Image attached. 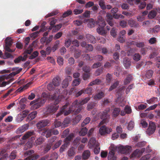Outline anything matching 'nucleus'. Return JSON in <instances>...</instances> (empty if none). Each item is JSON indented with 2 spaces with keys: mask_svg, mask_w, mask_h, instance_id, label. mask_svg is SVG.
Wrapping results in <instances>:
<instances>
[{
  "mask_svg": "<svg viewBox=\"0 0 160 160\" xmlns=\"http://www.w3.org/2000/svg\"><path fill=\"white\" fill-rule=\"evenodd\" d=\"M90 98L89 97L81 101L78 102L77 101H75L72 103V107L69 108L68 109H66L67 107V104L64 106L62 109L57 114V117H58L61 115L64 114L65 116L71 113L72 112H74V113L77 114L81 110V108L77 109L75 111L76 108H78L80 107L81 105L86 103L89 100Z\"/></svg>",
  "mask_w": 160,
  "mask_h": 160,
  "instance_id": "nucleus-1",
  "label": "nucleus"
},
{
  "mask_svg": "<svg viewBox=\"0 0 160 160\" xmlns=\"http://www.w3.org/2000/svg\"><path fill=\"white\" fill-rule=\"evenodd\" d=\"M60 90H58V91H56L54 94L53 96L51 98L55 100L54 105L51 104L47 108V113L48 114L51 112H54L58 108V106L56 105L59 102L66 100L68 98L67 95L68 92L66 90H64L60 95Z\"/></svg>",
  "mask_w": 160,
  "mask_h": 160,
  "instance_id": "nucleus-2",
  "label": "nucleus"
},
{
  "mask_svg": "<svg viewBox=\"0 0 160 160\" xmlns=\"http://www.w3.org/2000/svg\"><path fill=\"white\" fill-rule=\"evenodd\" d=\"M109 149L110 151L108 153V158L110 160H117L116 157L114 155V152L117 149L118 152L126 154H129L132 150V147L128 145L124 146L119 145L116 147L112 144L111 145Z\"/></svg>",
  "mask_w": 160,
  "mask_h": 160,
  "instance_id": "nucleus-3",
  "label": "nucleus"
},
{
  "mask_svg": "<svg viewBox=\"0 0 160 160\" xmlns=\"http://www.w3.org/2000/svg\"><path fill=\"white\" fill-rule=\"evenodd\" d=\"M46 101V98H39L31 102L30 105L31 109L33 110L38 109L42 106Z\"/></svg>",
  "mask_w": 160,
  "mask_h": 160,
  "instance_id": "nucleus-4",
  "label": "nucleus"
},
{
  "mask_svg": "<svg viewBox=\"0 0 160 160\" xmlns=\"http://www.w3.org/2000/svg\"><path fill=\"white\" fill-rule=\"evenodd\" d=\"M98 24L99 26L97 29V32L99 34L104 35L106 33V31L104 30V27L106 25V23L101 17H98Z\"/></svg>",
  "mask_w": 160,
  "mask_h": 160,
  "instance_id": "nucleus-5",
  "label": "nucleus"
},
{
  "mask_svg": "<svg viewBox=\"0 0 160 160\" xmlns=\"http://www.w3.org/2000/svg\"><path fill=\"white\" fill-rule=\"evenodd\" d=\"M13 72L9 75H5L0 76V81L2 82L5 79H8L15 76L19 73L22 70V68H13L12 69Z\"/></svg>",
  "mask_w": 160,
  "mask_h": 160,
  "instance_id": "nucleus-6",
  "label": "nucleus"
},
{
  "mask_svg": "<svg viewBox=\"0 0 160 160\" xmlns=\"http://www.w3.org/2000/svg\"><path fill=\"white\" fill-rule=\"evenodd\" d=\"M112 131V129L111 128L103 126L100 128L99 132L101 135H105L110 134Z\"/></svg>",
  "mask_w": 160,
  "mask_h": 160,
  "instance_id": "nucleus-7",
  "label": "nucleus"
},
{
  "mask_svg": "<svg viewBox=\"0 0 160 160\" xmlns=\"http://www.w3.org/2000/svg\"><path fill=\"white\" fill-rule=\"evenodd\" d=\"M34 151L33 150H30L28 151L25 153L24 156L27 158L25 160H35L38 157L35 156L34 154Z\"/></svg>",
  "mask_w": 160,
  "mask_h": 160,
  "instance_id": "nucleus-8",
  "label": "nucleus"
},
{
  "mask_svg": "<svg viewBox=\"0 0 160 160\" xmlns=\"http://www.w3.org/2000/svg\"><path fill=\"white\" fill-rule=\"evenodd\" d=\"M73 134L72 133L65 138V143L61 146L60 149L59 151L60 152H63L67 147L68 145V141L71 140L73 137Z\"/></svg>",
  "mask_w": 160,
  "mask_h": 160,
  "instance_id": "nucleus-9",
  "label": "nucleus"
},
{
  "mask_svg": "<svg viewBox=\"0 0 160 160\" xmlns=\"http://www.w3.org/2000/svg\"><path fill=\"white\" fill-rule=\"evenodd\" d=\"M110 111L109 108H107L105 111L103 112L102 114V119H103L102 121L101 122L100 124H102L108 122V118L109 117V115L108 114V113Z\"/></svg>",
  "mask_w": 160,
  "mask_h": 160,
  "instance_id": "nucleus-10",
  "label": "nucleus"
},
{
  "mask_svg": "<svg viewBox=\"0 0 160 160\" xmlns=\"http://www.w3.org/2000/svg\"><path fill=\"white\" fill-rule=\"evenodd\" d=\"M156 126L155 123L152 122H150L149 123V127L146 131L147 133L150 135L154 132Z\"/></svg>",
  "mask_w": 160,
  "mask_h": 160,
  "instance_id": "nucleus-11",
  "label": "nucleus"
},
{
  "mask_svg": "<svg viewBox=\"0 0 160 160\" xmlns=\"http://www.w3.org/2000/svg\"><path fill=\"white\" fill-rule=\"evenodd\" d=\"M144 151L145 149L144 148L142 149L141 150L137 149L132 153L131 156H130V158H132L134 157H139L142 155V153L144 152Z\"/></svg>",
  "mask_w": 160,
  "mask_h": 160,
  "instance_id": "nucleus-12",
  "label": "nucleus"
},
{
  "mask_svg": "<svg viewBox=\"0 0 160 160\" xmlns=\"http://www.w3.org/2000/svg\"><path fill=\"white\" fill-rule=\"evenodd\" d=\"M37 45V43L36 41H33L31 45H30L29 47L27 49H26L24 51V54L25 55L26 54H30L32 52L33 48L32 46L35 47Z\"/></svg>",
  "mask_w": 160,
  "mask_h": 160,
  "instance_id": "nucleus-13",
  "label": "nucleus"
},
{
  "mask_svg": "<svg viewBox=\"0 0 160 160\" xmlns=\"http://www.w3.org/2000/svg\"><path fill=\"white\" fill-rule=\"evenodd\" d=\"M83 70L85 72L83 76V78L84 80H86L90 76V69L88 67H85L83 68Z\"/></svg>",
  "mask_w": 160,
  "mask_h": 160,
  "instance_id": "nucleus-14",
  "label": "nucleus"
},
{
  "mask_svg": "<svg viewBox=\"0 0 160 160\" xmlns=\"http://www.w3.org/2000/svg\"><path fill=\"white\" fill-rule=\"evenodd\" d=\"M52 133V129L45 128L42 131L41 134L43 136H45L47 138H48L51 135Z\"/></svg>",
  "mask_w": 160,
  "mask_h": 160,
  "instance_id": "nucleus-15",
  "label": "nucleus"
},
{
  "mask_svg": "<svg viewBox=\"0 0 160 160\" xmlns=\"http://www.w3.org/2000/svg\"><path fill=\"white\" fill-rule=\"evenodd\" d=\"M98 143L97 142L94 138H91L88 142V145L89 147H92L98 146L99 145Z\"/></svg>",
  "mask_w": 160,
  "mask_h": 160,
  "instance_id": "nucleus-16",
  "label": "nucleus"
},
{
  "mask_svg": "<svg viewBox=\"0 0 160 160\" xmlns=\"http://www.w3.org/2000/svg\"><path fill=\"white\" fill-rule=\"evenodd\" d=\"M57 139V137L56 136L53 137L52 138L51 141H50V143L49 144H47L45 147V151L46 152H47L49 151L52 145V143L55 141Z\"/></svg>",
  "mask_w": 160,
  "mask_h": 160,
  "instance_id": "nucleus-17",
  "label": "nucleus"
},
{
  "mask_svg": "<svg viewBox=\"0 0 160 160\" xmlns=\"http://www.w3.org/2000/svg\"><path fill=\"white\" fill-rule=\"evenodd\" d=\"M157 11L160 13V8H158V10L156 9L151 11L148 14L149 18L151 19L154 18L156 15Z\"/></svg>",
  "mask_w": 160,
  "mask_h": 160,
  "instance_id": "nucleus-18",
  "label": "nucleus"
},
{
  "mask_svg": "<svg viewBox=\"0 0 160 160\" xmlns=\"http://www.w3.org/2000/svg\"><path fill=\"white\" fill-rule=\"evenodd\" d=\"M28 127L29 126L28 124H24L19 128L17 130V132L18 133H22L27 130L28 128Z\"/></svg>",
  "mask_w": 160,
  "mask_h": 160,
  "instance_id": "nucleus-19",
  "label": "nucleus"
},
{
  "mask_svg": "<svg viewBox=\"0 0 160 160\" xmlns=\"http://www.w3.org/2000/svg\"><path fill=\"white\" fill-rule=\"evenodd\" d=\"M48 123L49 122L47 120H42L38 123L37 124V127L38 129H40L46 126Z\"/></svg>",
  "mask_w": 160,
  "mask_h": 160,
  "instance_id": "nucleus-20",
  "label": "nucleus"
},
{
  "mask_svg": "<svg viewBox=\"0 0 160 160\" xmlns=\"http://www.w3.org/2000/svg\"><path fill=\"white\" fill-rule=\"evenodd\" d=\"M126 34V31L124 30L121 31L119 33V38H118V41L121 42L122 43L124 41L125 35Z\"/></svg>",
  "mask_w": 160,
  "mask_h": 160,
  "instance_id": "nucleus-21",
  "label": "nucleus"
},
{
  "mask_svg": "<svg viewBox=\"0 0 160 160\" xmlns=\"http://www.w3.org/2000/svg\"><path fill=\"white\" fill-rule=\"evenodd\" d=\"M86 38L88 41L91 43H94L96 42V39L94 37L90 34H87L86 35Z\"/></svg>",
  "mask_w": 160,
  "mask_h": 160,
  "instance_id": "nucleus-22",
  "label": "nucleus"
},
{
  "mask_svg": "<svg viewBox=\"0 0 160 160\" xmlns=\"http://www.w3.org/2000/svg\"><path fill=\"white\" fill-rule=\"evenodd\" d=\"M123 63L124 66L126 68H128L130 67L131 62L129 59L125 58L123 60Z\"/></svg>",
  "mask_w": 160,
  "mask_h": 160,
  "instance_id": "nucleus-23",
  "label": "nucleus"
},
{
  "mask_svg": "<svg viewBox=\"0 0 160 160\" xmlns=\"http://www.w3.org/2000/svg\"><path fill=\"white\" fill-rule=\"evenodd\" d=\"M60 82V78L58 77H56L53 79L52 83L54 87H57L59 85Z\"/></svg>",
  "mask_w": 160,
  "mask_h": 160,
  "instance_id": "nucleus-24",
  "label": "nucleus"
},
{
  "mask_svg": "<svg viewBox=\"0 0 160 160\" xmlns=\"http://www.w3.org/2000/svg\"><path fill=\"white\" fill-rule=\"evenodd\" d=\"M5 152L6 151L5 149H2L0 150V157H3L2 158H0V160H3L2 159L4 158H6L8 157V155L7 153L4 154Z\"/></svg>",
  "mask_w": 160,
  "mask_h": 160,
  "instance_id": "nucleus-25",
  "label": "nucleus"
},
{
  "mask_svg": "<svg viewBox=\"0 0 160 160\" xmlns=\"http://www.w3.org/2000/svg\"><path fill=\"white\" fill-rule=\"evenodd\" d=\"M104 96V94L102 92H100L96 94L94 96V98L95 100H99Z\"/></svg>",
  "mask_w": 160,
  "mask_h": 160,
  "instance_id": "nucleus-26",
  "label": "nucleus"
},
{
  "mask_svg": "<svg viewBox=\"0 0 160 160\" xmlns=\"http://www.w3.org/2000/svg\"><path fill=\"white\" fill-rule=\"evenodd\" d=\"M27 58V56L24 55V57H22L21 56L18 57V58L15 59L14 62L15 63H18L20 62L21 61H25V59Z\"/></svg>",
  "mask_w": 160,
  "mask_h": 160,
  "instance_id": "nucleus-27",
  "label": "nucleus"
},
{
  "mask_svg": "<svg viewBox=\"0 0 160 160\" xmlns=\"http://www.w3.org/2000/svg\"><path fill=\"white\" fill-rule=\"evenodd\" d=\"M153 71L151 70H148L146 72L145 74V76L146 78L148 79L152 77L153 74Z\"/></svg>",
  "mask_w": 160,
  "mask_h": 160,
  "instance_id": "nucleus-28",
  "label": "nucleus"
},
{
  "mask_svg": "<svg viewBox=\"0 0 160 160\" xmlns=\"http://www.w3.org/2000/svg\"><path fill=\"white\" fill-rule=\"evenodd\" d=\"M120 111V109L119 108H115L113 110L112 113V116L113 117H117L119 114Z\"/></svg>",
  "mask_w": 160,
  "mask_h": 160,
  "instance_id": "nucleus-29",
  "label": "nucleus"
},
{
  "mask_svg": "<svg viewBox=\"0 0 160 160\" xmlns=\"http://www.w3.org/2000/svg\"><path fill=\"white\" fill-rule=\"evenodd\" d=\"M90 155V152L89 150L85 151L82 154V157L84 159H87L89 158Z\"/></svg>",
  "mask_w": 160,
  "mask_h": 160,
  "instance_id": "nucleus-30",
  "label": "nucleus"
},
{
  "mask_svg": "<svg viewBox=\"0 0 160 160\" xmlns=\"http://www.w3.org/2000/svg\"><path fill=\"white\" fill-rule=\"evenodd\" d=\"M160 30V26L159 25H156L152 29L150 30L151 33H156L159 32Z\"/></svg>",
  "mask_w": 160,
  "mask_h": 160,
  "instance_id": "nucleus-31",
  "label": "nucleus"
},
{
  "mask_svg": "<svg viewBox=\"0 0 160 160\" xmlns=\"http://www.w3.org/2000/svg\"><path fill=\"white\" fill-rule=\"evenodd\" d=\"M88 26L90 28H92L94 27L95 26V22H94L93 20L91 19L89 20H88Z\"/></svg>",
  "mask_w": 160,
  "mask_h": 160,
  "instance_id": "nucleus-32",
  "label": "nucleus"
},
{
  "mask_svg": "<svg viewBox=\"0 0 160 160\" xmlns=\"http://www.w3.org/2000/svg\"><path fill=\"white\" fill-rule=\"evenodd\" d=\"M88 129L86 128H82L79 133V135L81 136H84L87 133Z\"/></svg>",
  "mask_w": 160,
  "mask_h": 160,
  "instance_id": "nucleus-33",
  "label": "nucleus"
},
{
  "mask_svg": "<svg viewBox=\"0 0 160 160\" xmlns=\"http://www.w3.org/2000/svg\"><path fill=\"white\" fill-rule=\"evenodd\" d=\"M37 113L36 111H33L29 114L28 118L31 119H33L36 117Z\"/></svg>",
  "mask_w": 160,
  "mask_h": 160,
  "instance_id": "nucleus-34",
  "label": "nucleus"
},
{
  "mask_svg": "<svg viewBox=\"0 0 160 160\" xmlns=\"http://www.w3.org/2000/svg\"><path fill=\"white\" fill-rule=\"evenodd\" d=\"M90 118L89 117L86 118L82 123L81 126L82 127H84L86 124H88L90 121Z\"/></svg>",
  "mask_w": 160,
  "mask_h": 160,
  "instance_id": "nucleus-35",
  "label": "nucleus"
},
{
  "mask_svg": "<svg viewBox=\"0 0 160 160\" xmlns=\"http://www.w3.org/2000/svg\"><path fill=\"white\" fill-rule=\"evenodd\" d=\"M132 44L136 45L137 47L141 48L144 47V43L142 42H132Z\"/></svg>",
  "mask_w": 160,
  "mask_h": 160,
  "instance_id": "nucleus-36",
  "label": "nucleus"
},
{
  "mask_svg": "<svg viewBox=\"0 0 160 160\" xmlns=\"http://www.w3.org/2000/svg\"><path fill=\"white\" fill-rule=\"evenodd\" d=\"M70 122V119L69 118H66L65 119L62 123V127L63 128L66 127L68 126V124Z\"/></svg>",
  "mask_w": 160,
  "mask_h": 160,
  "instance_id": "nucleus-37",
  "label": "nucleus"
},
{
  "mask_svg": "<svg viewBox=\"0 0 160 160\" xmlns=\"http://www.w3.org/2000/svg\"><path fill=\"white\" fill-rule=\"evenodd\" d=\"M119 84V82L118 81H116L115 83L112 84L109 89V91H111L113 89L116 88L118 86Z\"/></svg>",
  "mask_w": 160,
  "mask_h": 160,
  "instance_id": "nucleus-38",
  "label": "nucleus"
},
{
  "mask_svg": "<svg viewBox=\"0 0 160 160\" xmlns=\"http://www.w3.org/2000/svg\"><path fill=\"white\" fill-rule=\"evenodd\" d=\"M75 154L74 151V148H72L70 149L68 152V156L70 157H71L72 156H73Z\"/></svg>",
  "mask_w": 160,
  "mask_h": 160,
  "instance_id": "nucleus-39",
  "label": "nucleus"
},
{
  "mask_svg": "<svg viewBox=\"0 0 160 160\" xmlns=\"http://www.w3.org/2000/svg\"><path fill=\"white\" fill-rule=\"evenodd\" d=\"M62 123L60 121H55L54 124V128H57L59 127H61L62 128H63L62 127Z\"/></svg>",
  "mask_w": 160,
  "mask_h": 160,
  "instance_id": "nucleus-40",
  "label": "nucleus"
},
{
  "mask_svg": "<svg viewBox=\"0 0 160 160\" xmlns=\"http://www.w3.org/2000/svg\"><path fill=\"white\" fill-rule=\"evenodd\" d=\"M12 43V40L11 38L7 37L5 39V45L11 46Z\"/></svg>",
  "mask_w": 160,
  "mask_h": 160,
  "instance_id": "nucleus-41",
  "label": "nucleus"
},
{
  "mask_svg": "<svg viewBox=\"0 0 160 160\" xmlns=\"http://www.w3.org/2000/svg\"><path fill=\"white\" fill-rule=\"evenodd\" d=\"M59 41H57L55 42V44L52 48V50L53 52H54L55 50H56L59 47Z\"/></svg>",
  "mask_w": 160,
  "mask_h": 160,
  "instance_id": "nucleus-42",
  "label": "nucleus"
},
{
  "mask_svg": "<svg viewBox=\"0 0 160 160\" xmlns=\"http://www.w3.org/2000/svg\"><path fill=\"white\" fill-rule=\"evenodd\" d=\"M62 25V24H60L53 27L52 29V31L53 32H55L58 31L61 28Z\"/></svg>",
  "mask_w": 160,
  "mask_h": 160,
  "instance_id": "nucleus-43",
  "label": "nucleus"
},
{
  "mask_svg": "<svg viewBox=\"0 0 160 160\" xmlns=\"http://www.w3.org/2000/svg\"><path fill=\"white\" fill-rule=\"evenodd\" d=\"M99 4L102 9H105L106 8L105 2L103 0H100L99 2Z\"/></svg>",
  "mask_w": 160,
  "mask_h": 160,
  "instance_id": "nucleus-44",
  "label": "nucleus"
},
{
  "mask_svg": "<svg viewBox=\"0 0 160 160\" xmlns=\"http://www.w3.org/2000/svg\"><path fill=\"white\" fill-rule=\"evenodd\" d=\"M132 79V76L131 75H128L124 81V84H126L130 82Z\"/></svg>",
  "mask_w": 160,
  "mask_h": 160,
  "instance_id": "nucleus-45",
  "label": "nucleus"
},
{
  "mask_svg": "<svg viewBox=\"0 0 160 160\" xmlns=\"http://www.w3.org/2000/svg\"><path fill=\"white\" fill-rule=\"evenodd\" d=\"M33 132H27L22 137V139H25L29 137L30 136H31L33 135Z\"/></svg>",
  "mask_w": 160,
  "mask_h": 160,
  "instance_id": "nucleus-46",
  "label": "nucleus"
},
{
  "mask_svg": "<svg viewBox=\"0 0 160 160\" xmlns=\"http://www.w3.org/2000/svg\"><path fill=\"white\" fill-rule=\"evenodd\" d=\"M16 156V152L15 151H13L11 153V154L9 157V158L10 160L13 159L15 158Z\"/></svg>",
  "mask_w": 160,
  "mask_h": 160,
  "instance_id": "nucleus-47",
  "label": "nucleus"
},
{
  "mask_svg": "<svg viewBox=\"0 0 160 160\" xmlns=\"http://www.w3.org/2000/svg\"><path fill=\"white\" fill-rule=\"evenodd\" d=\"M101 81L98 79H96L95 81L91 82L89 84L90 86H92L95 84H100Z\"/></svg>",
  "mask_w": 160,
  "mask_h": 160,
  "instance_id": "nucleus-48",
  "label": "nucleus"
},
{
  "mask_svg": "<svg viewBox=\"0 0 160 160\" xmlns=\"http://www.w3.org/2000/svg\"><path fill=\"white\" fill-rule=\"evenodd\" d=\"M80 82V80L79 78H77L74 80L72 83V85L73 86H76L78 85Z\"/></svg>",
  "mask_w": 160,
  "mask_h": 160,
  "instance_id": "nucleus-49",
  "label": "nucleus"
},
{
  "mask_svg": "<svg viewBox=\"0 0 160 160\" xmlns=\"http://www.w3.org/2000/svg\"><path fill=\"white\" fill-rule=\"evenodd\" d=\"M29 111L28 110H25L23 112H21L19 115L22 116V118L25 117L28 113Z\"/></svg>",
  "mask_w": 160,
  "mask_h": 160,
  "instance_id": "nucleus-50",
  "label": "nucleus"
},
{
  "mask_svg": "<svg viewBox=\"0 0 160 160\" xmlns=\"http://www.w3.org/2000/svg\"><path fill=\"white\" fill-rule=\"evenodd\" d=\"M151 157L150 154H148L142 157L140 160H149V158Z\"/></svg>",
  "mask_w": 160,
  "mask_h": 160,
  "instance_id": "nucleus-51",
  "label": "nucleus"
},
{
  "mask_svg": "<svg viewBox=\"0 0 160 160\" xmlns=\"http://www.w3.org/2000/svg\"><path fill=\"white\" fill-rule=\"evenodd\" d=\"M134 123L132 121H131L129 122L128 127V129L129 130H132L133 128L134 127Z\"/></svg>",
  "mask_w": 160,
  "mask_h": 160,
  "instance_id": "nucleus-52",
  "label": "nucleus"
},
{
  "mask_svg": "<svg viewBox=\"0 0 160 160\" xmlns=\"http://www.w3.org/2000/svg\"><path fill=\"white\" fill-rule=\"evenodd\" d=\"M56 88V87H54L52 83H49L47 86L48 89L49 91L53 90L54 88Z\"/></svg>",
  "mask_w": 160,
  "mask_h": 160,
  "instance_id": "nucleus-53",
  "label": "nucleus"
},
{
  "mask_svg": "<svg viewBox=\"0 0 160 160\" xmlns=\"http://www.w3.org/2000/svg\"><path fill=\"white\" fill-rule=\"evenodd\" d=\"M156 63V66L158 68H160V57H157Z\"/></svg>",
  "mask_w": 160,
  "mask_h": 160,
  "instance_id": "nucleus-54",
  "label": "nucleus"
},
{
  "mask_svg": "<svg viewBox=\"0 0 160 160\" xmlns=\"http://www.w3.org/2000/svg\"><path fill=\"white\" fill-rule=\"evenodd\" d=\"M147 107V104L146 103L144 104H141L138 106V109L139 110H143L146 108Z\"/></svg>",
  "mask_w": 160,
  "mask_h": 160,
  "instance_id": "nucleus-55",
  "label": "nucleus"
},
{
  "mask_svg": "<svg viewBox=\"0 0 160 160\" xmlns=\"http://www.w3.org/2000/svg\"><path fill=\"white\" fill-rule=\"evenodd\" d=\"M140 58V56L139 54H135L133 56V59L136 61H139Z\"/></svg>",
  "mask_w": 160,
  "mask_h": 160,
  "instance_id": "nucleus-56",
  "label": "nucleus"
},
{
  "mask_svg": "<svg viewBox=\"0 0 160 160\" xmlns=\"http://www.w3.org/2000/svg\"><path fill=\"white\" fill-rule=\"evenodd\" d=\"M38 53L37 51L34 52L32 55L29 58L30 59H32L36 57L38 55Z\"/></svg>",
  "mask_w": 160,
  "mask_h": 160,
  "instance_id": "nucleus-57",
  "label": "nucleus"
},
{
  "mask_svg": "<svg viewBox=\"0 0 160 160\" xmlns=\"http://www.w3.org/2000/svg\"><path fill=\"white\" fill-rule=\"evenodd\" d=\"M39 33V32L38 31L35 32L31 33L30 35V37L33 38H35L38 36Z\"/></svg>",
  "mask_w": 160,
  "mask_h": 160,
  "instance_id": "nucleus-58",
  "label": "nucleus"
},
{
  "mask_svg": "<svg viewBox=\"0 0 160 160\" xmlns=\"http://www.w3.org/2000/svg\"><path fill=\"white\" fill-rule=\"evenodd\" d=\"M158 98H153L150 99L147 101V102L148 104H151L154 102L155 101H157Z\"/></svg>",
  "mask_w": 160,
  "mask_h": 160,
  "instance_id": "nucleus-59",
  "label": "nucleus"
},
{
  "mask_svg": "<svg viewBox=\"0 0 160 160\" xmlns=\"http://www.w3.org/2000/svg\"><path fill=\"white\" fill-rule=\"evenodd\" d=\"M72 13V11L71 10H68L67 12H64L63 15L62 17L63 18H65L67 16H68L69 15H70Z\"/></svg>",
  "mask_w": 160,
  "mask_h": 160,
  "instance_id": "nucleus-60",
  "label": "nucleus"
},
{
  "mask_svg": "<svg viewBox=\"0 0 160 160\" xmlns=\"http://www.w3.org/2000/svg\"><path fill=\"white\" fill-rule=\"evenodd\" d=\"M112 77L111 75L108 73L106 76V81L107 82H109L111 80Z\"/></svg>",
  "mask_w": 160,
  "mask_h": 160,
  "instance_id": "nucleus-61",
  "label": "nucleus"
},
{
  "mask_svg": "<svg viewBox=\"0 0 160 160\" xmlns=\"http://www.w3.org/2000/svg\"><path fill=\"white\" fill-rule=\"evenodd\" d=\"M57 62L60 65H62L63 63V59L61 57H59L57 58Z\"/></svg>",
  "mask_w": 160,
  "mask_h": 160,
  "instance_id": "nucleus-62",
  "label": "nucleus"
},
{
  "mask_svg": "<svg viewBox=\"0 0 160 160\" xmlns=\"http://www.w3.org/2000/svg\"><path fill=\"white\" fill-rule=\"evenodd\" d=\"M99 146H95V148L94 149V152L95 154H98L100 151V148L99 147Z\"/></svg>",
  "mask_w": 160,
  "mask_h": 160,
  "instance_id": "nucleus-63",
  "label": "nucleus"
},
{
  "mask_svg": "<svg viewBox=\"0 0 160 160\" xmlns=\"http://www.w3.org/2000/svg\"><path fill=\"white\" fill-rule=\"evenodd\" d=\"M58 158V154L56 153H54L52 155L51 158L50 160H56Z\"/></svg>",
  "mask_w": 160,
  "mask_h": 160,
  "instance_id": "nucleus-64",
  "label": "nucleus"
}]
</instances>
